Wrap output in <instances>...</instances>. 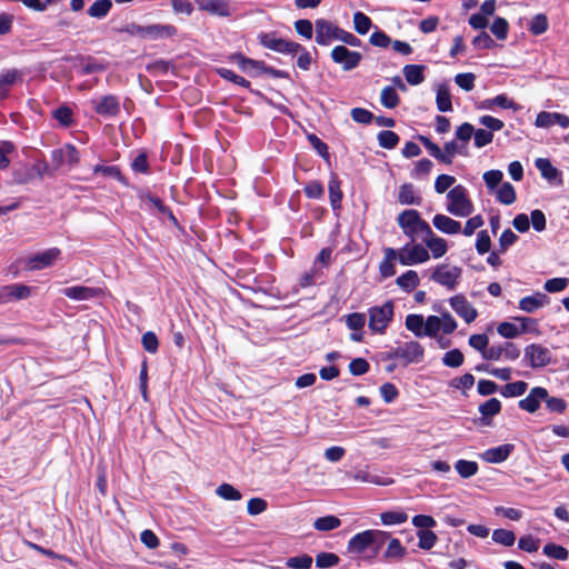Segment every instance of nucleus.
<instances>
[{"label":"nucleus","instance_id":"obj_1","mask_svg":"<svg viewBox=\"0 0 569 569\" xmlns=\"http://www.w3.org/2000/svg\"><path fill=\"white\" fill-rule=\"evenodd\" d=\"M446 210L458 218H467L473 213L475 206L465 186L456 184L447 192Z\"/></svg>","mask_w":569,"mask_h":569},{"label":"nucleus","instance_id":"obj_2","mask_svg":"<svg viewBox=\"0 0 569 569\" xmlns=\"http://www.w3.org/2000/svg\"><path fill=\"white\" fill-rule=\"evenodd\" d=\"M389 538V532L383 530L369 529L355 535L347 546L349 553L362 555L367 549L375 546V552L377 553L379 548Z\"/></svg>","mask_w":569,"mask_h":569},{"label":"nucleus","instance_id":"obj_3","mask_svg":"<svg viewBox=\"0 0 569 569\" xmlns=\"http://www.w3.org/2000/svg\"><path fill=\"white\" fill-rule=\"evenodd\" d=\"M397 222L403 234L411 241H416L429 232L431 227L421 218L420 213L413 209H407L397 217Z\"/></svg>","mask_w":569,"mask_h":569},{"label":"nucleus","instance_id":"obj_4","mask_svg":"<svg viewBox=\"0 0 569 569\" xmlns=\"http://www.w3.org/2000/svg\"><path fill=\"white\" fill-rule=\"evenodd\" d=\"M395 316V303L391 300L380 306H373L368 309L369 329L372 333L383 335Z\"/></svg>","mask_w":569,"mask_h":569},{"label":"nucleus","instance_id":"obj_5","mask_svg":"<svg viewBox=\"0 0 569 569\" xmlns=\"http://www.w3.org/2000/svg\"><path fill=\"white\" fill-rule=\"evenodd\" d=\"M398 262L402 266L422 264L430 260V253L423 244L416 241L406 243L400 249H395Z\"/></svg>","mask_w":569,"mask_h":569},{"label":"nucleus","instance_id":"obj_6","mask_svg":"<svg viewBox=\"0 0 569 569\" xmlns=\"http://www.w3.org/2000/svg\"><path fill=\"white\" fill-rule=\"evenodd\" d=\"M457 327L456 319L448 311L427 317V337L438 338L441 335H451Z\"/></svg>","mask_w":569,"mask_h":569},{"label":"nucleus","instance_id":"obj_7","mask_svg":"<svg viewBox=\"0 0 569 569\" xmlns=\"http://www.w3.org/2000/svg\"><path fill=\"white\" fill-rule=\"evenodd\" d=\"M130 32L142 39L158 40L174 37L177 34V28L172 24H132Z\"/></svg>","mask_w":569,"mask_h":569},{"label":"nucleus","instance_id":"obj_8","mask_svg":"<svg viewBox=\"0 0 569 569\" xmlns=\"http://www.w3.org/2000/svg\"><path fill=\"white\" fill-rule=\"evenodd\" d=\"M460 277L461 269L450 264H439L431 272V280L449 290H453L457 287Z\"/></svg>","mask_w":569,"mask_h":569},{"label":"nucleus","instance_id":"obj_9","mask_svg":"<svg viewBox=\"0 0 569 569\" xmlns=\"http://www.w3.org/2000/svg\"><path fill=\"white\" fill-rule=\"evenodd\" d=\"M258 39L264 48L279 53H292L299 48V43L279 38L274 32H261Z\"/></svg>","mask_w":569,"mask_h":569},{"label":"nucleus","instance_id":"obj_10","mask_svg":"<svg viewBox=\"0 0 569 569\" xmlns=\"http://www.w3.org/2000/svg\"><path fill=\"white\" fill-rule=\"evenodd\" d=\"M331 59L335 63L340 64L345 71H350L358 67L362 56L357 51H351L345 46H336L331 50Z\"/></svg>","mask_w":569,"mask_h":569},{"label":"nucleus","instance_id":"obj_11","mask_svg":"<svg viewBox=\"0 0 569 569\" xmlns=\"http://www.w3.org/2000/svg\"><path fill=\"white\" fill-rule=\"evenodd\" d=\"M525 360L531 368L546 367L551 362V351L538 343L525 348Z\"/></svg>","mask_w":569,"mask_h":569},{"label":"nucleus","instance_id":"obj_12","mask_svg":"<svg viewBox=\"0 0 569 569\" xmlns=\"http://www.w3.org/2000/svg\"><path fill=\"white\" fill-rule=\"evenodd\" d=\"M423 355L425 349L418 341L406 342L392 352L395 358L402 359L406 365L421 362Z\"/></svg>","mask_w":569,"mask_h":569},{"label":"nucleus","instance_id":"obj_13","mask_svg":"<svg viewBox=\"0 0 569 569\" xmlns=\"http://www.w3.org/2000/svg\"><path fill=\"white\" fill-rule=\"evenodd\" d=\"M451 309L467 323L473 322L478 317L476 308L462 295H456L448 300Z\"/></svg>","mask_w":569,"mask_h":569},{"label":"nucleus","instance_id":"obj_14","mask_svg":"<svg viewBox=\"0 0 569 569\" xmlns=\"http://www.w3.org/2000/svg\"><path fill=\"white\" fill-rule=\"evenodd\" d=\"M94 111L104 118H114L120 112V100L117 96L107 94L91 101Z\"/></svg>","mask_w":569,"mask_h":569},{"label":"nucleus","instance_id":"obj_15","mask_svg":"<svg viewBox=\"0 0 569 569\" xmlns=\"http://www.w3.org/2000/svg\"><path fill=\"white\" fill-rule=\"evenodd\" d=\"M340 28L332 22L318 19L316 20V42L320 46H328L338 40Z\"/></svg>","mask_w":569,"mask_h":569},{"label":"nucleus","instance_id":"obj_16","mask_svg":"<svg viewBox=\"0 0 569 569\" xmlns=\"http://www.w3.org/2000/svg\"><path fill=\"white\" fill-rule=\"evenodd\" d=\"M535 126L541 129H549L559 126L561 129L569 128V117L565 113L541 111L537 114Z\"/></svg>","mask_w":569,"mask_h":569},{"label":"nucleus","instance_id":"obj_17","mask_svg":"<svg viewBox=\"0 0 569 569\" xmlns=\"http://www.w3.org/2000/svg\"><path fill=\"white\" fill-rule=\"evenodd\" d=\"M31 295L30 287L22 283L7 284L0 288V305L18 301L29 298Z\"/></svg>","mask_w":569,"mask_h":569},{"label":"nucleus","instance_id":"obj_18","mask_svg":"<svg viewBox=\"0 0 569 569\" xmlns=\"http://www.w3.org/2000/svg\"><path fill=\"white\" fill-rule=\"evenodd\" d=\"M422 241L425 243V248H427L430 253V258L432 257L433 259L442 258L449 248L448 241L445 238L437 236L432 229L422 237Z\"/></svg>","mask_w":569,"mask_h":569},{"label":"nucleus","instance_id":"obj_19","mask_svg":"<svg viewBox=\"0 0 569 569\" xmlns=\"http://www.w3.org/2000/svg\"><path fill=\"white\" fill-rule=\"evenodd\" d=\"M547 400V389L543 387H533L527 397L518 403L519 408L528 413H535L539 410L542 401Z\"/></svg>","mask_w":569,"mask_h":569},{"label":"nucleus","instance_id":"obj_20","mask_svg":"<svg viewBox=\"0 0 569 569\" xmlns=\"http://www.w3.org/2000/svg\"><path fill=\"white\" fill-rule=\"evenodd\" d=\"M61 254L60 249L50 248L42 252L36 253L28 259L27 267L29 270H41L50 267Z\"/></svg>","mask_w":569,"mask_h":569},{"label":"nucleus","instance_id":"obj_21","mask_svg":"<svg viewBox=\"0 0 569 569\" xmlns=\"http://www.w3.org/2000/svg\"><path fill=\"white\" fill-rule=\"evenodd\" d=\"M234 59L240 69L250 77H258L271 71L262 61L249 59L241 54L236 56Z\"/></svg>","mask_w":569,"mask_h":569},{"label":"nucleus","instance_id":"obj_22","mask_svg":"<svg viewBox=\"0 0 569 569\" xmlns=\"http://www.w3.org/2000/svg\"><path fill=\"white\" fill-rule=\"evenodd\" d=\"M432 224L437 230L446 234H457L461 231V223L443 213H437L432 218Z\"/></svg>","mask_w":569,"mask_h":569},{"label":"nucleus","instance_id":"obj_23","mask_svg":"<svg viewBox=\"0 0 569 569\" xmlns=\"http://www.w3.org/2000/svg\"><path fill=\"white\" fill-rule=\"evenodd\" d=\"M513 450V445L506 443L487 449L481 453V459L488 463H500L508 459Z\"/></svg>","mask_w":569,"mask_h":569},{"label":"nucleus","instance_id":"obj_24","mask_svg":"<svg viewBox=\"0 0 569 569\" xmlns=\"http://www.w3.org/2000/svg\"><path fill=\"white\" fill-rule=\"evenodd\" d=\"M61 293L69 299L76 300V301H86L90 300L98 296L99 290L91 287L86 286H73V287H67L61 290Z\"/></svg>","mask_w":569,"mask_h":569},{"label":"nucleus","instance_id":"obj_25","mask_svg":"<svg viewBox=\"0 0 569 569\" xmlns=\"http://www.w3.org/2000/svg\"><path fill=\"white\" fill-rule=\"evenodd\" d=\"M479 108L483 110H495V108L511 109L513 111L520 110V106L506 94H498L495 98L486 99L481 101Z\"/></svg>","mask_w":569,"mask_h":569},{"label":"nucleus","instance_id":"obj_26","mask_svg":"<svg viewBox=\"0 0 569 569\" xmlns=\"http://www.w3.org/2000/svg\"><path fill=\"white\" fill-rule=\"evenodd\" d=\"M549 303V298L542 292H536L520 299L519 308L522 311L532 313Z\"/></svg>","mask_w":569,"mask_h":569},{"label":"nucleus","instance_id":"obj_27","mask_svg":"<svg viewBox=\"0 0 569 569\" xmlns=\"http://www.w3.org/2000/svg\"><path fill=\"white\" fill-rule=\"evenodd\" d=\"M352 477L356 481L372 483L376 486H390L393 483L391 478L371 472L369 469H359Z\"/></svg>","mask_w":569,"mask_h":569},{"label":"nucleus","instance_id":"obj_28","mask_svg":"<svg viewBox=\"0 0 569 569\" xmlns=\"http://www.w3.org/2000/svg\"><path fill=\"white\" fill-rule=\"evenodd\" d=\"M406 328L411 331L416 337L421 338L427 336V318L422 315L411 313L406 317Z\"/></svg>","mask_w":569,"mask_h":569},{"label":"nucleus","instance_id":"obj_29","mask_svg":"<svg viewBox=\"0 0 569 569\" xmlns=\"http://www.w3.org/2000/svg\"><path fill=\"white\" fill-rule=\"evenodd\" d=\"M47 170H48V164L43 161H40V162L27 168L23 174L17 172L14 174V179L18 183H27L36 177L41 179L43 177V174L47 172Z\"/></svg>","mask_w":569,"mask_h":569},{"label":"nucleus","instance_id":"obj_30","mask_svg":"<svg viewBox=\"0 0 569 569\" xmlns=\"http://www.w3.org/2000/svg\"><path fill=\"white\" fill-rule=\"evenodd\" d=\"M388 546L383 552V558L387 560H402L407 555V548L402 546L399 539L391 538L389 535Z\"/></svg>","mask_w":569,"mask_h":569},{"label":"nucleus","instance_id":"obj_31","mask_svg":"<svg viewBox=\"0 0 569 569\" xmlns=\"http://www.w3.org/2000/svg\"><path fill=\"white\" fill-rule=\"evenodd\" d=\"M398 261V258L395 253L393 248H385L383 249V259L380 262L379 271L383 278H390L396 274L395 263Z\"/></svg>","mask_w":569,"mask_h":569},{"label":"nucleus","instance_id":"obj_32","mask_svg":"<svg viewBox=\"0 0 569 569\" xmlns=\"http://www.w3.org/2000/svg\"><path fill=\"white\" fill-rule=\"evenodd\" d=\"M535 166L539 170L541 177L550 182L556 181L560 177V171L552 166L550 160L547 158H537L535 160Z\"/></svg>","mask_w":569,"mask_h":569},{"label":"nucleus","instance_id":"obj_33","mask_svg":"<svg viewBox=\"0 0 569 569\" xmlns=\"http://www.w3.org/2000/svg\"><path fill=\"white\" fill-rule=\"evenodd\" d=\"M398 201L403 206L420 204L421 198L417 194L411 183H403L399 188Z\"/></svg>","mask_w":569,"mask_h":569},{"label":"nucleus","instance_id":"obj_34","mask_svg":"<svg viewBox=\"0 0 569 569\" xmlns=\"http://www.w3.org/2000/svg\"><path fill=\"white\" fill-rule=\"evenodd\" d=\"M340 184L341 183L338 177L332 173L328 183V191L330 203L333 210H338L341 207L342 192Z\"/></svg>","mask_w":569,"mask_h":569},{"label":"nucleus","instance_id":"obj_35","mask_svg":"<svg viewBox=\"0 0 569 569\" xmlns=\"http://www.w3.org/2000/svg\"><path fill=\"white\" fill-rule=\"evenodd\" d=\"M425 67L420 64H407L403 67V76L411 86H418L425 80Z\"/></svg>","mask_w":569,"mask_h":569},{"label":"nucleus","instance_id":"obj_36","mask_svg":"<svg viewBox=\"0 0 569 569\" xmlns=\"http://www.w3.org/2000/svg\"><path fill=\"white\" fill-rule=\"evenodd\" d=\"M396 283L402 290L410 292L419 286L420 279L417 271L408 270L397 278Z\"/></svg>","mask_w":569,"mask_h":569},{"label":"nucleus","instance_id":"obj_37","mask_svg":"<svg viewBox=\"0 0 569 569\" xmlns=\"http://www.w3.org/2000/svg\"><path fill=\"white\" fill-rule=\"evenodd\" d=\"M52 117L63 128H69L74 123L73 111L67 104H62L52 111Z\"/></svg>","mask_w":569,"mask_h":569},{"label":"nucleus","instance_id":"obj_38","mask_svg":"<svg viewBox=\"0 0 569 569\" xmlns=\"http://www.w3.org/2000/svg\"><path fill=\"white\" fill-rule=\"evenodd\" d=\"M436 102L438 110L441 112H447L452 109L451 94L446 84L438 86Z\"/></svg>","mask_w":569,"mask_h":569},{"label":"nucleus","instance_id":"obj_39","mask_svg":"<svg viewBox=\"0 0 569 569\" xmlns=\"http://www.w3.org/2000/svg\"><path fill=\"white\" fill-rule=\"evenodd\" d=\"M380 520L383 526H396L405 523L408 515L402 510H389L380 513Z\"/></svg>","mask_w":569,"mask_h":569},{"label":"nucleus","instance_id":"obj_40","mask_svg":"<svg viewBox=\"0 0 569 569\" xmlns=\"http://www.w3.org/2000/svg\"><path fill=\"white\" fill-rule=\"evenodd\" d=\"M497 200L503 204H512L516 201V190L509 182L501 183L496 191Z\"/></svg>","mask_w":569,"mask_h":569},{"label":"nucleus","instance_id":"obj_41","mask_svg":"<svg viewBox=\"0 0 569 569\" xmlns=\"http://www.w3.org/2000/svg\"><path fill=\"white\" fill-rule=\"evenodd\" d=\"M21 72L17 69H9L0 74V94H4L10 87L21 79Z\"/></svg>","mask_w":569,"mask_h":569},{"label":"nucleus","instance_id":"obj_42","mask_svg":"<svg viewBox=\"0 0 569 569\" xmlns=\"http://www.w3.org/2000/svg\"><path fill=\"white\" fill-rule=\"evenodd\" d=\"M112 8L111 0H97L88 9V14L96 19H103L108 16Z\"/></svg>","mask_w":569,"mask_h":569},{"label":"nucleus","instance_id":"obj_43","mask_svg":"<svg viewBox=\"0 0 569 569\" xmlns=\"http://www.w3.org/2000/svg\"><path fill=\"white\" fill-rule=\"evenodd\" d=\"M455 469L461 478L468 479L478 472L479 467L476 461L460 459L455 463Z\"/></svg>","mask_w":569,"mask_h":569},{"label":"nucleus","instance_id":"obj_44","mask_svg":"<svg viewBox=\"0 0 569 569\" xmlns=\"http://www.w3.org/2000/svg\"><path fill=\"white\" fill-rule=\"evenodd\" d=\"M93 172L94 173H101L102 176L112 178V179L121 182L122 184H127V181H126L124 177L122 176L119 167H117V166H113V164H110V166L97 164L93 168Z\"/></svg>","mask_w":569,"mask_h":569},{"label":"nucleus","instance_id":"obj_45","mask_svg":"<svg viewBox=\"0 0 569 569\" xmlns=\"http://www.w3.org/2000/svg\"><path fill=\"white\" fill-rule=\"evenodd\" d=\"M528 389V383L525 381L509 382L503 386L501 395L506 398H513L522 396Z\"/></svg>","mask_w":569,"mask_h":569},{"label":"nucleus","instance_id":"obj_46","mask_svg":"<svg viewBox=\"0 0 569 569\" xmlns=\"http://www.w3.org/2000/svg\"><path fill=\"white\" fill-rule=\"evenodd\" d=\"M457 154H466L465 146H459L456 141H449L445 143L442 150L443 163H452V159Z\"/></svg>","mask_w":569,"mask_h":569},{"label":"nucleus","instance_id":"obj_47","mask_svg":"<svg viewBox=\"0 0 569 569\" xmlns=\"http://www.w3.org/2000/svg\"><path fill=\"white\" fill-rule=\"evenodd\" d=\"M341 521L336 516L320 517L315 520L313 527L319 531H330L340 527Z\"/></svg>","mask_w":569,"mask_h":569},{"label":"nucleus","instance_id":"obj_48","mask_svg":"<svg viewBox=\"0 0 569 569\" xmlns=\"http://www.w3.org/2000/svg\"><path fill=\"white\" fill-rule=\"evenodd\" d=\"M549 22L545 14L539 13L532 17L529 23V31L535 36H540L548 30Z\"/></svg>","mask_w":569,"mask_h":569},{"label":"nucleus","instance_id":"obj_49","mask_svg":"<svg viewBox=\"0 0 569 569\" xmlns=\"http://www.w3.org/2000/svg\"><path fill=\"white\" fill-rule=\"evenodd\" d=\"M418 546L423 550H430L438 541L437 535L431 530H418Z\"/></svg>","mask_w":569,"mask_h":569},{"label":"nucleus","instance_id":"obj_50","mask_svg":"<svg viewBox=\"0 0 569 569\" xmlns=\"http://www.w3.org/2000/svg\"><path fill=\"white\" fill-rule=\"evenodd\" d=\"M340 561V558L332 552H320L316 557V566L319 569H329L336 567Z\"/></svg>","mask_w":569,"mask_h":569},{"label":"nucleus","instance_id":"obj_51","mask_svg":"<svg viewBox=\"0 0 569 569\" xmlns=\"http://www.w3.org/2000/svg\"><path fill=\"white\" fill-rule=\"evenodd\" d=\"M501 410V402L497 398H490L479 406V412L483 418H490L498 415Z\"/></svg>","mask_w":569,"mask_h":569},{"label":"nucleus","instance_id":"obj_52","mask_svg":"<svg viewBox=\"0 0 569 569\" xmlns=\"http://www.w3.org/2000/svg\"><path fill=\"white\" fill-rule=\"evenodd\" d=\"M312 562V557L309 555H301L288 558L286 565L291 569H310Z\"/></svg>","mask_w":569,"mask_h":569},{"label":"nucleus","instance_id":"obj_53","mask_svg":"<svg viewBox=\"0 0 569 569\" xmlns=\"http://www.w3.org/2000/svg\"><path fill=\"white\" fill-rule=\"evenodd\" d=\"M380 100L386 108L392 109L398 106L399 96L393 87H385Z\"/></svg>","mask_w":569,"mask_h":569},{"label":"nucleus","instance_id":"obj_54","mask_svg":"<svg viewBox=\"0 0 569 569\" xmlns=\"http://www.w3.org/2000/svg\"><path fill=\"white\" fill-rule=\"evenodd\" d=\"M492 540L506 547H510L516 541V536L512 531L507 529H496L492 532Z\"/></svg>","mask_w":569,"mask_h":569},{"label":"nucleus","instance_id":"obj_55","mask_svg":"<svg viewBox=\"0 0 569 569\" xmlns=\"http://www.w3.org/2000/svg\"><path fill=\"white\" fill-rule=\"evenodd\" d=\"M456 178L449 174H440L437 177L435 181V191L439 194L449 191L452 187H455Z\"/></svg>","mask_w":569,"mask_h":569},{"label":"nucleus","instance_id":"obj_56","mask_svg":"<svg viewBox=\"0 0 569 569\" xmlns=\"http://www.w3.org/2000/svg\"><path fill=\"white\" fill-rule=\"evenodd\" d=\"M497 332L506 339H513L520 336L516 320H513V322L505 321L499 323L497 327Z\"/></svg>","mask_w":569,"mask_h":569},{"label":"nucleus","instance_id":"obj_57","mask_svg":"<svg viewBox=\"0 0 569 569\" xmlns=\"http://www.w3.org/2000/svg\"><path fill=\"white\" fill-rule=\"evenodd\" d=\"M490 30L499 40H505L508 37L509 23L505 18L498 17L492 22Z\"/></svg>","mask_w":569,"mask_h":569},{"label":"nucleus","instance_id":"obj_58","mask_svg":"<svg viewBox=\"0 0 569 569\" xmlns=\"http://www.w3.org/2000/svg\"><path fill=\"white\" fill-rule=\"evenodd\" d=\"M353 26L359 34H366L371 28V20L368 16L358 11L353 14Z\"/></svg>","mask_w":569,"mask_h":569},{"label":"nucleus","instance_id":"obj_59","mask_svg":"<svg viewBox=\"0 0 569 569\" xmlns=\"http://www.w3.org/2000/svg\"><path fill=\"white\" fill-rule=\"evenodd\" d=\"M543 553L549 558H555L558 560H566L569 556V552L566 548L556 543H547L543 547Z\"/></svg>","mask_w":569,"mask_h":569},{"label":"nucleus","instance_id":"obj_60","mask_svg":"<svg viewBox=\"0 0 569 569\" xmlns=\"http://www.w3.org/2000/svg\"><path fill=\"white\" fill-rule=\"evenodd\" d=\"M463 355L458 349H452L445 353L442 362L450 368H458L463 363Z\"/></svg>","mask_w":569,"mask_h":569},{"label":"nucleus","instance_id":"obj_61","mask_svg":"<svg viewBox=\"0 0 569 569\" xmlns=\"http://www.w3.org/2000/svg\"><path fill=\"white\" fill-rule=\"evenodd\" d=\"M346 325L352 331H361L366 325V315L360 312L350 313L346 317Z\"/></svg>","mask_w":569,"mask_h":569},{"label":"nucleus","instance_id":"obj_62","mask_svg":"<svg viewBox=\"0 0 569 569\" xmlns=\"http://www.w3.org/2000/svg\"><path fill=\"white\" fill-rule=\"evenodd\" d=\"M216 493L219 495L224 500H240L241 493L238 489H236L233 486L229 483H222L218 487L216 490Z\"/></svg>","mask_w":569,"mask_h":569},{"label":"nucleus","instance_id":"obj_63","mask_svg":"<svg viewBox=\"0 0 569 569\" xmlns=\"http://www.w3.org/2000/svg\"><path fill=\"white\" fill-rule=\"evenodd\" d=\"M378 141L382 148L392 149L398 144L399 137L393 131L386 130L378 134Z\"/></svg>","mask_w":569,"mask_h":569},{"label":"nucleus","instance_id":"obj_64","mask_svg":"<svg viewBox=\"0 0 569 569\" xmlns=\"http://www.w3.org/2000/svg\"><path fill=\"white\" fill-rule=\"evenodd\" d=\"M482 178L488 189L493 190L501 184L503 173L500 170H489L483 173Z\"/></svg>","mask_w":569,"mask_h":569}]
</instances>
